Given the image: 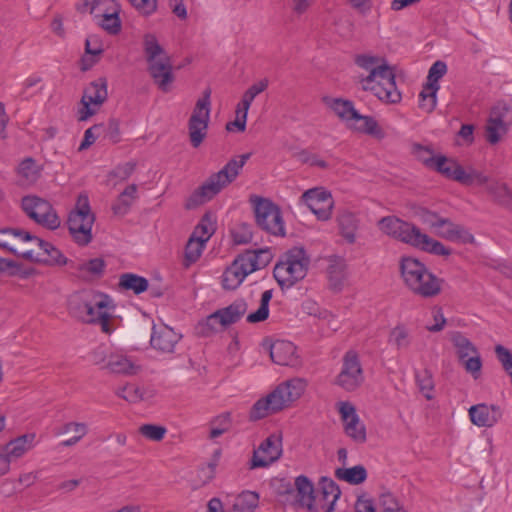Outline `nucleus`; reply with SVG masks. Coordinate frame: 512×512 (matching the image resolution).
<instances>
[{
    "label": "nucleus",
    "instance_id": "1",
    "mask_svg": "<svg viewBox=\"0 0 512 512\" xmlns=\"http://www.w3.org/2000/svg\"><path fill=\"white\" fill-rule=\"evenodd\" d=\"M354 63L368 72L366 76H358L362 90L373 93L385 103L396 104L401 101L402 95L396 86L395 73L386 59L371 54H358L354 57Z\"/></svg>",
    "mask_w": 512,
    "mask_h": 512
},
{
    "label": "nucleus",
    "instance_id": "2",
    "mask_svg": "<svg viewBox=\"0 0 512 512\" xmlns=\"http://www.w3.org/2000/svg\"><path fill=\"white\" fill-rule=\"evenodd\" d=\"M378 225L385 234L424 252L437 256L451 255V249L444 246L440 241L422 233L417 226L400 218L386 216L379 221Z\"/></svg>",
    "mask_w": 512,
    "mask_h": 512
},
{
    "label": "nucleus",
    "instance_id": "3",
    "mask_svg": "<svg viewBox=\"0 0 512 512\" xmlns=\"http://www.w3.org/2000/svg\"><path fill=\"white\" fill-rule=\"evenodd\" d=\"M305 388L306 382L301 378H292L282 382L265 398L254 403L249 413V419L257 421L290 407L302 396Z\"/></svg>",
    "mask_w": 512,
    "mask_h": 512
},
{
    "label": "nucleus",
    "instance_id": "4",
    "mask_svg": "<svg viewBox=\"0 0 512 512\" xmlns=\"http://www.w3.org/2000/svg\"><path fill=\"white\" fill-rule=\"evenodd\" d=\"M250 153L242 154L232 158L217 173L212 174L198 189H196L187 199L186 207L195 208L210 201L214 196L222 191L226 186L232 183L240 173Z\"/></svg>",
    "mask_w": 512,
    "mask_h": 512
},
{
    "label": "nucleus",
    "instance_id": "5",
    "mask_svg": "<svg viewBox=\"0 0 512 512\" xmlns=\"http://www.w3.org/2000/svg\"><path fill=\"white\" fill-rule=\"evenodd\" d=\"M400 272L405 285L415 295L433 298L442 291L444 280L434 275L416 258L403 257Z\"/></svg>",
    "mask_w": 512,
    "mask_h": 512
},
{
    "label": "nucleus",
    "instance_id": "6",
    "mask_svg": "<svg viewBox=\"0 0 512 512\" xmlns=\"http://www.w3.org/2000/svg\"><path fill=\"white\" fill-rule=\"evenodd\" d=\"M309 263L310 259L304 248L293 247L275 265L273 276L282 289L291 288L306 276Z\"/></svg>",
    "mask_w": 512,
    "mask_h": 512
},
{
    "label": "nucleus",
    "instance_id": "7",
    "mask_svg": "<svg viewBox=\"0 0 512 512\" xmlns=\"http://www.w3.org/2000/svg\"><path fill=\"white\" fill-rule=\"evenodd\" d=\"M95 216L91 212L89 199L80 195L76 208L69 213L67 225L74 241L81 246L88 245L92 240V226Z\"/></svg>",
    "mask_w": 512,
    "mask_h": 512
},
{
    "label": "nucleus",
    "instance_id": "8",
    "mask_svg": "<svg viewBox=\"0 0 512 512\" xmlns=\"http://www.w3.org/2000/svg\"><path fill=\"white\" fill-rule=\"evenodd\" d=\"M250 202L254 208L256 223L262 230L274 236H285V223L276 204L256 195L251 196Z\"/></svg>",
    "mask_w": 512,
    "mask_h": 512
},
{
    "label": "nucleus",
    "instance_id": "9",
    "mask_svg": "<svg viewBox=\"0 0 512 512\" xmlns=\"http://www.w3.org/2000/svg\"><path fill=\"white\" fill-rule=\"evenodd\" d=\"M211 89L204 90L203 95L195 104L188 122V131L191 145L197 148L201 145L207 134L211 111Z\"/></svg>",
    "mask_w": 512,
    "mask_h": 512
},
{
    "label": "nucleus",
    "instance_id": "10",
    "mask_svg": "<svg viewBox=\"0 0 512 512\" xmlns=\"http://www.w3.org/2000/svg\"><path fill=\"white\" fill-rule=\"evenodd\" d=\"M21 206L26 215L37 224L50 230L60 227V218L49 201L28 195L22 198Z\"/></svg>",
    "mask_w": 512,
    "mask_h": 512
},
{
    "label": "nucleus",
    "instance_id": "11",
    "mask_svg": "<svg viewBox=\"0 0 512 512\" xmlns=\"http://www.w3.org/2000/svg\"><path fill=\"white\" fill-rule=\"evenodd\" d=\"M336 407L345 435L356 444L365 443L367 440L366 426L357 414L355 405L349 401H339L336 403Z\"/></svg>",
    "mask_w": 512,
    "mask_h": 512
},
{
    "label": "nucleus",
    "instance_id": "12",
    "mask_svg": "<svg viewBox=\"0 0 512 512\" xmlns=\"http://www.w3.org/2000/svg\"><path fill=\"white\" fill-rule=\"evenodd\" d=\"M363 380V370L358 354L353 350L347 351L335 383L345 391L352 392L362 384Z\"/></svg>",
    "mask_w": 512,
    "mask_h": 512
},
{
    "label": "nucleus",
    "instance_id": "13",
    "mask_svg": "<svg viewBox=\"0 0 512 512\" xmlns=\"http://www.w3.org/2000/svg\"><path fill=\"white\" fill-rule=\"evenodd\" d=\"M109 297L103 294H92L81 297L73 308L76 316L85 323H96L107 312Z\"/></svg>",
    "mask_w": 512,
    "mask_h": 512
},
{
    "label": "nucleus",
    "instance_id": "14",
    "mask_svg": "<svg viewBox=\"0 0 512 512\" xmlns=\"http://www.w3.org/2000/svg\"><path fill=\"white\" fill-rule=\"evenodd\" d=\"M108 96L107 82L104 78H99L91 82L85 89L81 98L83 107L79 110V120L86 121L88 118L96 113V110L91 108L92 105L99 107L102 105Z\"/></svg>",
    "mask_w": 512,
    "mask_h": 512
},
{
    "label": "nucleus",
    "instance_id": "15",
    "mask_svg": "<svg viewBox=\"0 0 512 512\" xmlns=\"http://www.w3.org/2000/svg\"><path fill=\"white\" fill-rule=\"evenodd\" d=\"M285 492H295V502L308 512H319L314 484L307 476H297L294 481V488L290 483H287Z\"/></svg>",
    "mask_w": 512,
    "mask_h": 512
},
{
    "label": "nucleus",
    "instance_id": "16",
    "mask_svg": "<svg viewBox=\"0 0 512 512\" xmlns=\"http://www.w3.org/2000/svg\"><path fill=\"white\" fill-rule=\"evenodd\" d=\"M302 199L317 219H330L334 202L328 191L322 188L309 189L303 193Z\"/></svg>",
    "mask_w": 512,
    "mask_h": 512
},
{
    "label": "nucleus",
    "instance_id": "17",
    "mask_svg": "<svg viewBox=\"0 0 512 512\" xmlns=\"http://www.w3.org/2000/svg\"><path fill=\"white\" fill-rule=\"evenodd\" d=\"M281 454V439L272 434L260 444L257 450L254 451L250 462V468L255 469L267 467L278 460L281 457Z\"/></svg>",
    "mask_w": 512,
    "mask_h": 512
},
{
    "label": "nucleus",
    "instance_id": "18",
    "mask_svg": "<svg viewBox=\"0 0 512 512\" xmlns=\"http://www.w3.org/2000/svg\"><path fill=\"white\" fill-rule=\"evenodd\" d=\"M182 335L167 325L153 326L150 337V344L153 349L162 354H169L175 351V347L181 340Z\"/></svg>",
    "mask_w": 512,
    "mask_h": 512
},
{
    "label": "nucleus",
    "instance_id": "19",
    "mask_svg": "<svg viewBox=\"0 0 512 512\" xmlns=\"http://www.w3.org/2000/svg\"><path fill=\"white\" fill-rule=\"evenodd\" d=\"M148 63V72L154 83L163 92H168L175 77L169 57H160Z\"/></svg>",
    "mask_w": 512,
    "mask_h": 512
},
{
    "label": "nucleus",
    "instance_id": "20",
    "mask_svg": "<svg viewBox=\"0 0 512 512\" xmlns=\"http://www.w3.org/2000/svg\"><path fill=\"white\" fill-rule=\"evenodd\" d=\"M320 495L316 496L319 511L334 512L335 504L341 496L339 486L330 478L322 477L319 481Z\"/></svg>",
    "mask_w": 512,
    "mask_h": 512
},
{
    "label": "nucleus",
    "instance_id": "21",
    "mask_svg": "<svg viewBox=\"0 0 512 512\" xmlns=\"http://www.w3.org/2000/svg\"><path fill=\"white\" fill-rule=\"evenodd\" d=\"M471 422L478 427H492L501 418V410L496 405L477 404L468 410Z\"/></svg>",
    "mask_w": 512,
    "mask_h": 512
},
{
    "label": "nucleus",
    "instance_id": "22",
    "mask_svg": "<svg viewBox=\"0 0 512 512\" xmlns=\"http://www.w3.org/2000/svg\"><path fill=\"white\" fill-rule=\"evenodd\" d=\"M251 273L244 259L239 255L223 272L222 286L226 290H235Z\"/></svg>",
    "mask_w": 512,
    "mask_h": 512
},
{
    "label": "nucleus",
    "instance_id": "23",
    "mask_svg": "<svg viewBox=\"0 0 512 512\" xmlns=\"http://www.w3.org/2000/svg\"><path fill=\"white\" fill-rule=\"evenodd\" d=\"M443 223L436 227L434 233L449 241H460L462 243H473L474 236L462 225L453 223L449 218L442 219Z\"/></svg>",
    "mask_w": 512,
    "mask_h": 512
},
{
    "label": "nucleus",
    "instance_id": "24",
    "mask_svg": "<svg viewBox=\"0 0 512 512\" xmlns=\"http://www.w3.org/2000/svg\"><path fill=\"white\" fill-rule=\"evenodd\" d=\"M271 360L282 366H293L297 363L296 347L287 340H277L270 346Z\"/></svg>",
    "mask_w": 512,
    "mask_h": 512
},
{
    "label": "nucleus",
    "instance_id": "25",
    "mask_svg": "<svg viewBox=\"0 0 512 512\" xmlns=\"http://www.w3.org/2000/svg\"><path fill=\"white\" fill-rule=\"evenodd\" d=\"M34 440L35 434L28 433L21 435L6 444L5 453L2 455L8 460V469L10 468L11 461L22 457L34 446Z\"/></svg>",
    "mask_w": 512,
    "mask_h": 512
},
{
    "label": "nucleus",
    "instance_id": "26",
    "mask_svg": "<svg viewBox=\"0 0 512 512\" xmlns=\"http://www.w3.org/2000/svg\"><path fill=\"white\" fill-rule=\"evenodd\" d=\"M337 223L340 234L345 241L349 244H354L360 226L358 216L349 210H342L337 216Z\"/></svg>",
    "mask_w": 512,
    "mask_h": 512
},
{
    "label": "nucleus",
    "instance_id": "27",
    "mask_svg": "<svg viewBox=\"0 0 512 512\" xmlns=\"http://www.w3.org/2000/svg\"><path fill=\"white\" fill-rule=\"evenodd\" d=\"M77 9L82 13L89 12L97 22L102 19L103 14L120 10V6L115 0H82Z\"/></svg>",
    "mask_w": 512,
    "mask_h": 512
},
{
    "label": "nucleus",
    "instance_id": "28",
    "mask_svg": "<svg viewBox=\"0 0 512 512\" xmlns=\"http://www.w3.org/2000/svg\"><path fill=\"white\" fill-rule=\"evenodd\" d=\"M102 368L109 370L111 373L126 375L136 374L139 369L130 357L122 353L109 354L108 361Z\"/></svg>",
    "mask_w": 512,
    "mask_h": 512
},
{
    "label": "nucleus",
    "instance_id": "29",
    "mask_svg": "<svg viewBox=\"0 0 512 512\" xmlns=\"http://www.w3.org/2000/svg\"><path fill=\"white\" fill-rule=\"evenodd\" d=\"M248 305L242 298L236 299L229 306L218 309L220 326L227 327L239 321L247 312Z\"/></svg>",
    "mask_w": 512,
    "mask_h": 512
},
{
    "label": "nucleus",
    "instance_id": "30",
    "mask_svg": "<svg viewBox=\"0 0 512 512\" xmlns=\"http://www.w3.org/2000/svg\"><path fill=\"white\" fill-rule=\"evenodd\" d=\"M106 267L102 258H93L88 261L71 262L70 268L77 271L79 277L89 279L102 276Z\"/></svg>",
    "mask_w": 512,
    "mask_h": 512
},
{
    "label": "nucleus",
    "instance_id": "31",
    "mask_svg": "<svg viewBox=\"0 0 512 512\" xmlns=\"http://www.w3.org/2000/svg\"><path fill=\"white\" fill-rule=\"evenodd\" d=\"M325 103L333 112L347 123L353 122L354 118H359L358 111L354 108L353 102L341 98H324Z\"/></svg>",
    "mask_w": 512,
    "mask_h": 512
},
{
    "label": "nucleus",
    "instance_id": "32",
    "mask_svg": "<svg viewBox=\"0 0 512 512\" xmlns=\"http://www.w3.org/2000/svg\"><path fill=\"white\" fill-rule=\"evenodd\" d=\"M37 245L42 251V253H40V257L36 259L37 262L59 266L68 264V259L50 242L43 239H37Z\"/></svg>",
    "mask_w": 512,
    "mask_h": 512
},
{
    "label": "nucleus",
    "instance_id": "33",
    "mask_svg": "<svg viewBox=\"0 0 512 512\" xmlns=\"http://www.w3.org/2000/svg\"><path fill=\"white\" fill-rule=\"evenodd\" d=\"M425 163L435 168V170L445 177L455 180L458 174V171H461L462 166L453 160L447 159L445 156H431L429 159L425 160Z\"/></svg>",
    "mask_w": 512,
    "mask_h": 512
},
{
    "label": "nucleus",
    "instance_id": "34",
    "mask_svg": "<svg viewBox=\"0 0 512 512\" xmlns=\"http://www.w3.org/2000/svg\"><path fill=\"white\" fill-rule=\"evenodd\" d=\"M241 256L252 273L265 268L272 260V254L269 249L248 250L241 254Z\"/></svg>",
    "mask_w": 512,
    "mask_h": 512
},
{
    "label": "nucleus",
    "instance_id": "35",
    "mask_svg": "<svg viewBox=\"0 0 512 512\" xmlns=\"http://www.w3.org/2000/svg\"><path fill=\"white\" fill-rule=\"evenodd\" d=\"M70 430H73L75 435L67 440L62 441L59 446L61 447H70L77 444L88 432V427L85 423L82 422H68L63 426L58 428L55 432V435L60 436L66 433H69Z\"/></svg>",
    "mask_w": 512,
    "mask_h": 512
},
{
    "label": "nucleus",
    "instance_id": "36",
    "mask_svg": "<svg viewBox=\"0 0 512 512\" xmlns=\"http://www.w3.org/2000/svg\"><path fill=\"white\" fill-rule=\"evenodd\" d=\"M136 195L137 186L135 184L128 185L112 205L113 213L119 216L126 215L133 201L136 199Z\"/></svg>",
    "mask_w": 512,
    "mask_h": 512
},
{
    "label": "nucleus",
    "instance_id": "37",
    "mask_svg": "<svg viewBox=\"0 0 512 512\" xmlns=\"http://www.w3.org/2000/svg\"><path fill=\"white\" fill-rule=\"evenodd\" d=\"M119 286L123 290L132 291L134 294L139 295L148 289L149 283L145 277L134 273H124L120 275Z\"/></svg>",
    "mask_w": 512,
    "mask_h": 512
},
{
    "label": "nucleus",
    "instance_id": "38",
    "mask_svg": "<svg viewBox=\"0 0 512 512\" xmlns=\"http://www.w3.org/2000/svg\"><path fill=\"white\" fill-rule=\"evenodd\" d=\"M335 476L339 480H343L352 485L363 483L367 478L366 468L362 465H356L351 468H338L335 471Z\"/></svg>",
    "mask_w": 512,
    "mask_h": 512
},
{
    "label": "nucleus",
    "instance_id": "39",
    "mask_svg": "<svg viewBox=\"0 0 512 512\" xmlns=\"http://www.w3.org/2000/svg\"><path fill=\"white\" fill-rule=\"evenodd\" d=\"M329 285L334 290H341L346 279V265L343 261L331 263L327 269Z\"/></svg>",
    "mask_w": 512,
    "mask_h": 512
},
{
    "label": "nucleus",
    "instance_id": "40",
    "mask_svg": "<svg viewBox=\"0 0 512 512\" xmlns=\"http://www.w3.org/2000/svg\"><path fill=\"white\" fill-rule=\"evenodd\" d=\"M451 341L457 349L460 361H464L467 357L478 352L474 344L461 332H454L451 336Z\"/></svg>",
    "mask_w": 512,
    "mask_h": 512
},
{
    "label": "nucleus",
    "instance_id": "41",
    "mask_svg": "<svg viewBox=\"0 0 512 512\" xmlns=\"http://www.w3.org/2000/svg\"><path fill=\"white\" fill-rule=\"evenodd\" d=\"M205 243L206 242L201 240V238H197V236H191L189 238L184 253V265L186 267L190 266L200 258L205 247Z\"/></svg>",
    "mask_w": 512,
    "mask_h": 512
},
{
    "label": "nucleus",
    "instance_id": "42",
    "mask_svg": "<svg viewBox=\"0 0 512 512\" xmlns=\"http://www.w3.org/2000/svg\"><path fill=\"white\" fill-rule=\"evenodd\" d=\"M258 502L259 496L256 492L245 491L235 499L233 510L235 512H254Z\"/></svg>",
    "mask_w": 512,
    "mask_h": 512
},
{
    "label": "nucleus",
    "instance_id": "43",
    "mask_svg": "<svg viewBox=\"0 0 512 512\" xmlns=\"http://www.w3.org/2000/svg\"><path fill=\"white\" fill-rule=\"evenodd\" d=\"M143 45L147 62H152L160 57H167L154 34H146L143 39Z\"/></svg>",
    "mask_w": 512,
    "mask_h": 512
},
{
    "label": "nucleus",
    "instance_id": "44",
    "mask_svg": "<svg viewBox=\"0 0 512 512\" xmlns=\"http://www.w3.org/2000/svg\"><path fill=\"white\" fill-rule=\"evenodd\" d=\"M456 181L467 186H482L488 183V177L478 170L469 169L468 171H466L462 167L461 171H458Z\"/></svg>",
    "mask_w": 512,
    "mask_h": 512
},
{
    "label": "nucleus",
    "instance_id": "45",
    "mask_svg": "<svg viewBox=\"0 0 512 512\" xmlns=\"http://www.w3.org/2000/svg\"><path fill=\"white\" fill-rule=\"evenodd\" d=\"M272 298V290H266L261 295L260 306L259 308L250 313L246 320L249 323H258L266 320L269 316V302Z\"/></svg>",
    "mask_w": 512,
    "mask_h": 512
},
{
    "label": "nucleus",
    "instance_id": "46",
    "mask_svg": "<svg viewBox=\"0 0 512 512\" xmlns=\"http://www.w3.org/2000/svg\"><path fill=\"white\" fill-rule=\"evenodd\" d=\"M509 129L508 123H497L487 120L485 126V138L488 143L497 144Z\"/></svg>",
    "mask_w": 512,
    "mask_h": 512
},
{
    "label": "nucleus",
    "instance_id": "47",
    "mask_svg": "<svg viewBox=\"0 0 512 512\" xmlns=\"http://www.w3.org/2000/svg\"><path fill=\"white\" fill-rule=\"evenodd\" d=\"M415 378L421 393L426 397V399H432L434 381L431 371L427 368L420 371H416Z\"/></svg>",
    "mask_w": 512,
    "mask_h": 512
},
{
    "label": "nucleus",
    "instance_id": "48",
    "mask_svg": "<svg viewBox=\"0 0 512 512\" xmlns=\"http://www.w3.org/2000/svg\"><path fill=\"white\" fill-rule=\"evenodd\" d=\"M120 10L111 11L110 14H103L102 19L96 23L110 35H117L121 31Z\"/></svg>",
    "mask_w": 512,
    "mask_h": 512
},
{
    "label": "nucleus",
    "instance_id": "49",
    "mask_svg": "<svg viewBox=\"0 0 512 512\" xmlns=\"http://www.w3.org/2000/svg\"><path fill=\"white\" fill-rule=\"evenodd\" d=\"M447 72V65L443 61H436L430 67L427 76V83L425 84L428 87V90L437 88L439 90L440 85L438 83L439 79H441Z\"/></svg>",
    "mask_w": 512,
    "mask_h": 512
},
{
    "label": "nucleus",
    "instance_id": "50",
    "mask_svg": "<svg viewBox=\"0 0 512 512\" xmlns=\"http://www.w3.org/2000/svg\"><path fill=\"white\" fill-rule=\"evenodd\" d=\"M388 342L396 346L397 349H404L410 345L411 338L408 330L404 326L398 325L391 330Z\"/></svg>",
    "mask_w": 512,
    "mask_h": 512
},
{
    "label": "nucleus",
    "instance_id": "51",
    "mask_svg": "<svg viewBox=\"0 0 512 512\" xmlns=\"http://www.w3.org/2000/svg\"><path fill=\"white\" fill-rule=\"evenodd\" d=\"M488 192L493 195L496 201L507 205L512 210V193L503 183H491L487 186Z\"/></svg>",
    "mask_w": 512,
    "mask_h": 512
},
{
    "label": "nucleus",
    "instance_id": "52",
    "mask_svg": "<svg viewBox=\"0 0 512 512\" xmlns=\"http://www.w3.org/2000/svg\"><path fill=\"white\" fill-rule=\"evenodd\" d=\"M437 88L428 90V87L424 85L422 91L419 94V107L426 113L434 111L437 105Z\"/></svg>",
    "mask_w": 512,
    "mask_h": 512
},
{
    "label": "nucleus",
    "instance_id": "53",
    "mask_svg": "<svg viewBox=\"0 0 512 512\" xmlns=\"http://www.w3.org/2000/svg\"><path fill=\"white\" fill-rule=\"evenodd\" d=\"M18 173L29 182H35L40 176V170L35 160L30 157L19 164Z\"/></svg>",
    "mask_w": 512,
    "mask_h": 512
},
{
    "label": "nucleus",
    "instance_id": "54",
    "mask_svg": "<svg viewBox=\"0 0 512 512\" xmlns=\"http://www.w3.org/2000/svg\"><path fill=\"white\" fill-rule=\"evenodd\" d=\"M512 111L511 108L504 102H498L492 107L488 120L497 123H508L510 125Z\"/></svg>",
    "mask_w": 512,
    "mask_h": 512
},
{
    "label": "nucleus",
    "instance_id": "55",
    "mask_svg": "<svg viewBox=\"0 0 512 512\" xmlns=\"http://www.w3.org/2000/svg\"><path fill=\"white\" fill-rule=\"evenodd\" d=\"M354 124H349L354 129L367 134H376L379 130L377 121L371 116L359 114V118H354Z\"/></svg>",
    "mask_w": 512,
    "mask_h": 512
},
{
    "label": "nucleus",
    "instance_id": "56",
    "mask_svg": "<svg viewBox=\"0 0 512 512\" xmlns=\"http://www.w3.org/2000/svg\"><path fill=\"white\" fill-rule=\"evenodd\" d=\"M117 395L131 403H136L143 399V391L136 384L132 383L119 388Z\"/></svg>",
    "mask_w": 512,
    "mask_h": 512
},
{
    "label": "nucleus",
    "instance_id": "57",
    "mask_svg": "<svg viewBox=\"0 0 512 512\" xmlns=\"http://www.w3.org/2000/svg\"><path fill=\"white\" fill-rule=\"evenodd\" d=\"M232 237L235 244H247L253 238L252 227L249 224L241 223L232 230Z\"/></svg>",
    "mask_w": 512,
    "mask_h": 512
},
{
    "label": "nucleus",
    "instance_id": "58",
    "mask_svg": "<svg viewBox=\"0 0 512 512\" xmlns=\"http://www.w3.org/2000/svg\"><path fill=\"white\" fill-rule=\"evenodd\" d=\"M495 354L503 370L512 378V352L503 345L495 346Z\"/></svg>",
    "mask_w": 512,
    "mask_h": 512
},
{
    "label": "nucleus",
    "instance_id": "59",
    "mask_svg": "<svg viewBox=\"0 0 512 512\" xmlns=\"http://www.w3.org/2000/svg\"><path fill=\"white\" fill-rule=\"evenodd\" d=\"M417 216L421 223L428 226L433 232L439 224L443 223V217L425 208H421L417 212Z\"/></svg>",
    "mask_w": 512,
    "mask_h": 512
},
{
    "label": "nucleus",
    "instance_id": "60",
    "mask_svg": "<svg viewBox=\"0 0 512 512\" xmlns=\"http://www.w3.org/2000/svg\"><path fill=\"white\" fill-rule=\"evenodd\" d=\"M379 503L383 512H400L404 507L397 498L390 492L382 493L379 497Z\"/></svg>",
    "mask_w": 512,
    "mask_h": 512
},
{
    "label": "nucleus",
    "instance_id": "61",
    "mask_svg": "<svg viewBox=\"0 0 512 512\" xmlns=\"http://www.w3.org/2000/svg\"><path fill=\"white\" fill-rule=\"evenodd\" d=\"M166 431L165 427L154 424H144L139 428L141 435L152 441L162 440Z\"/></svg>",
    "mask_w": 512,
    "mask_h": 512
},
{
    "label": "nucleus",
    "instance_id": "62",
    "mask_svg": "<svg viewBox=\"0 0 512 512\" xmlns=\"http://www.w3.org/2000/svg\"><path fill=\"white\" fill-rule=\"evenodd\" d=\"M199 327L201 328V332L206 335L216 332L218 328L221 327L219 312L216 310L214 313L207 316L205 320L199 323Z\"/></svg>",
    "mask_w": 512,
    "mask_h": 512
},
{
    "label": "nucleus",
    "instance_id": "63",
    "mask_svg": "<svg viewBox=\"0 0 512 512\" xmlns=\"http://www.w3.org/2000/svg\"><path fill=\"white\" fill-rule=\"evenodd\" d=\"M214 229L212 224L208 218V216H204L200 223L196 226L193 234L191 236H197V238H201L204 242H207L212 236Z\"/></svg>",
    "mask_w": 512,
    "mask_h": 512
},
{
    "label": "nucleus",
    "instance_id": "64",
    "mask_svg": "<svg viewBox=\"0 0 512 512\" xmlns=\"http://www.w3.org/2000/svg\"><path fill=\"white\" fill-rule=\"evenodd\" d=\"M461 362L463 363L465 370L472 374L475 379L479 377L482 368V360L478 352L467 357Z\"/></svg>",
    "mask_w": 512,
    "mask_h": 512
}]
</instances>
